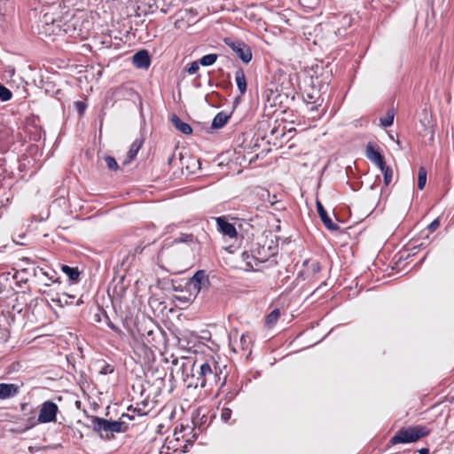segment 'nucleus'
I'll return each instance as SVG.
<instances>
[{
	"instance_id": "1",
	"label": "nucleus",
	"mask_w": 454,
	"mask_h": 454,
	"mask_svg": "<svg viewBox=\"0 0 454 454\" xmlns=\"http://www.w3.org/2000/svg\"><path fill=\"white\" fill-rule=\"evenodd\" d=\"M195 379L194 387L200 388H208L212 390L214 387H219L222 389L227 380V373H223V370L218 363L210 358L199 365V370L192 375Z\"/></svg>"
},
{
	"instance_id": "2",
	"label": "nucleus",
	"mask_w": 454,
	"mask_h": 454,
	"mask_svg": "<svg viewBox=\"0 0 454 454\" xmlns=\"http://www.w3.org/2000/svg\"><path fill=\"white\" fill-rule=\"evenodd\" d=\"M90 420L93 430L105 439H111L114 433H125L129 429L125 420H108L97 416H92Z\"/></svg>"
},
{
	"instance_id": "3",
	"label": "nucleus",
	"mask_w": 454,
	"mask_h": 454,
	"mask_svg": "<svg viewBox=\"0 0 454 454\" xmlns=\"http://www.w3.org/2000/svg\"><path fill=\"white\" fill-rule=\"evenodd\" d=\"M430 430L425 426H413L407 428H401L390 439L389 442L392 445L398 443H411L418 441L419 439L427 436Z\"/></svg>"
},
{
	"instance_id": "4",
	"label": "nucleus",
	"mask_w": 454,
	"mask_h": 454,
	"mask_svg": "<svg viewBox=\"0 0 454 454\" xmlns=\"http://www.w3.org/2000/svg\"><path fill=\"white\" fill-rule=\"evenodd\" d=\"M278 251V245L272 239H264L262 242L258 241L254 244L251 256L254 258V262L262 263L274 257Z\"/></svg>"
},
{
	"instance_id": "5",
	"label": "nucleus",
	"mask_w": 454,
	"mask_h": 454,
	"mask_svg": "<svg viewBox=\"0 0 454 454\" xmlns=\"http://www.w3.org/2000/svg\"><path fill=\"white\" fill-rule=\"evenodd\" d=\"M58 411L59 407L54 402L45 401L41 406L37 420L40 423H50L56 421Z\"/></svg>"
},
{
	"instance_id": "6",
	"label": "nucleus",
	"mask_w": 454,
	"mask_h": 454,
	"mask_svg": "<svg viewBox=\"0 0 454 454\" xmlns=\"http://www.w3.org/2000/svg\"><path fill=\"white\" fill-rule=\"evenodd\" d=\"M188 286L190 289L195 291L194 297L203 289L209 286V278L203 270H197L190 278Z\"/></svg>"
},
{
	"instance_id": "7",
	"label": "nucleus",
	"mask_w": 454,
	"mask_h": 454,
	"mask_svg": "<svg viewBox=\"0 0 454 454\" xmlns=\"http://www.w3.org/2000/svg\"><path fill=\"white\" fill-rule=\"evenodd\" d=\"M229 39H225V43L229 45L232 51L239 56V58L244 62L248 63L252 59V52L250 48L241 41L229 42Z\"/></svg>"
},
{
	"instance_id": "8",
	"label": "nucleus",
	"mask_w": 454,
	"mask_h": 454,
	"mask_svg": "<svg viewBox=\"0 0 454 454\" xmlns=\"http://www.w3.org/2000/svg\"><path fill=\"white\" fill-rule=\"evenodd\" d=\"M365 155L378 168L384 166V163H386L384 156L381 154L379 147L374 143L369 142L366 145Z\"/></svg>"
},
{
	"instance_id": "9",
	"label": "nucleus",
	"mask_w": 454,
	"mask_h": 454,
	"mask_svg": "<svg viewBox=\"0 0 454 454\" xmlns=\"http://www.w3.org/2000/svg\"><path fill=\"white\" fill-rule=\"evenodd\" d=\"M132 63L137 68L148 69L151 65V59L146 50H140L132 57Z\"/></svg>"
},
{
	"instance_id": "10",
	"label": "nucleus",
	"mask_w": 454,
	"mask_h": 454,
	"mask_svg": "<svg viewBox=\"0 0 454 454\" xmlns=\"http://www.w3.org/2000/svg\"><path fill=\"white\" fill-rule=\"evenodd\" d=\"M317 210L319 215V217L321 221L323 222L324 225L330 231H337L339 230L340 226L333 223L331 217L328 215L326 210L325 209L322 203L318 200H317Z\"/></svg>"
},
{
	"instance_id": "11",
	"label": "nucleus",
	"mask_w": 454,
	"mask_h": 454,
	"mask_svg": "<svg viewBox=\"0 0 454 454\" xmlns=\"http://www.w3.org/2000/svg\"><path fill=\"white\" fill-rule=\"evenodd\" d=\"M20 386L13 383H0V400L16 396L20 393Z\"/></svg>"
},
{
	"instance_id": "12",
	"label": "nucleus",
	"mask_w": 454,
	"mask_h": 454,
	"mask_svg": "<svg viewBox=\"0 0 454 454\" xmlns=\"http://www.w3.org/2000/svg\"><path fill=\"white\" fill-rule=\"evenodd\" d=\"M216 224L218 231L223 235L228 236L229 238L237 237L238 232L235 226L232 223L225 221L223 217L216 218Z\"/></svg>"
},
{
	"instance_id": "13",
	"label": "nucleus",
	"mask_w": 454,
	"mask_h": 454,
	"mask_svg": "<svg viewBox=\"0 0 454 454\" xmlns=\"http://www.w3.org/2000/svg\"><path fill=\"white\" fill-rule=\"evenodd\" d=\"M170 121L172 125L181 133L184 135H190L192 133V127L188 123L183 121L176 114H172Z\"/></svg>"
},
{
	"instance_id": "14",
	"label": "nucleus",
	"mask_w": 454,
	"mask_h": 454,
	"mask_svg": "<svg viewBox=\"0 0 454 454\" xmlns=\"http://www.w3.org/2000/svg\"><path fill=\"white\" fill-rule=\"evenodd\" d=\"M235 81L237 83L238 90L241 95H244L247 91V80L245 73L242 68L237 69L235 72Z\"/></svg>"
},
{
	"instance_id": "15",
	"label": "nucleus",
	"mask_w": 454,
	"mask_h": 454,
	"mask_svg": "<svg viewBox=\"0 0 454 454\" xmlns=\"http://www.w3.org/2000/svg\"><path fill=\"white\" fill-rule=\"evenodd\" d=\"M231 114H226L224 112H219L213 119L211 127L212 129H221L223 128L231 118Z\"/></svg>"
},
{
	"instance_id": "16",
	"label": "nucleus",
	"mask_w": 454,
	"mask_h": 454,
	"mask_svg": "<svg viewBox=\"0 0 454 454\" xmlns=\"http://www.w3.org/2000/svg\"><path fill=\"white\" fill-rule=\"evenodd\" d=\"M143 143H144V140L139 139V138H137L133 141V143L131 144L130 148L128 152V155H127L128 159H129L128 162L133 160L136 158L138 151L140 150L141 146L143 145ZM125 163H127V161Z\"/></svg>"
},
{
	"instance_id": "17",
	"label": "nucleus",
	"mask_w": 454,
	"mask_h": 454,
	"mask_svg": "<svg viewBox=\"0 0 454 454\" xmlns=\"http://www.w3.org/2000/svg\"><path fill=\"white\" fill-rule=\"evenodd\" d=\"M61 270L71 281H78L80 276L78 268L70 267L68 265H62Z\"/></svg>"
},
{
	"instance_id": "18",
	"label": "nucleus",
	"mask_w": 454,
	"mask_h": 454,
	"mask_svg": "<svg viewBox=\"0 0 454 454\" xmlns=\"http://www.w3.org/2000/svg\"><path fill=\"white\" fill-rule=\"evenodd\" d=\"M304 265L306 266L307 270L311 272L313 275H316L322 270L321 263L316 260L305 261Z\"/></svg>"
},
{
	"instance_id": "19",
	"label": "nucleus",
	"mask_w": 454,
	"mask_h": 454,
	"mask_svg": "<svg viewBox=\"0 0 454 454\" xmlns=\"http://www.w3.org/2000/svg\"><path fill=\"white\" fill-rule=\"evenodd\" d=\"M379 168L383 173L385 185H389L393 179V169L387 166L386 163H384V166L379 167Z\"/></svg>"
},
{
	"instance_id": "20",
	"label": "nucleus",
	"mask_w": 454,
	"mask_h": 454,
	"mask_svg": "<svg viewBox=\"0 0 454 454\" xmlns=\"http://www.w3.org/2000/svg\"><path fill=\"white\" fill-rule=\"evenodd\" d=\"M427 169L424 167H419L418 171V188L421 191L425 188L427 184Z\"/></svg>"
},
{
	"instance_id": "21",
	"label": "nucleus",
	"mask_w": 454,
	"mask_h": 454,
	"mask_svg": "<svg viewBox=\"0 0 454 454\" xmlns=\"http://www.w3.org/2000/svg\"><path fill=\"white\" fill-rule=\"evenodd\" d=\"M252 344V338L249 333H242L239 338V346L240 348L244 351L249 350Z\"/></svg>"
},
{
	"instance_id": "22",
	"label": "nucleus",
	"mask_w": 454,
	"mask_h": 454,
	"mask_svg": "<svg viewBox=\"0 0 454 454\" xmlns=\"http://www.w3.org/2000/svg\"><path fill=\"white\" fill-rule=\"evenodd\" d=\"M135 260V254H132L130 252L126 253L121 262V266L124 270H129Z\"/></svg>"
},
{
	"instance_id": "23",
	"label": "nucleus",
	"mask_w": 454,
	"mask_h": 454,
	"mask_svg": "<svg viewBox=\"0 0 454 454\" xmlns=\"http://www.w3.org/2000/svg\"><path fill=\"white\" fill-rule=\"evenodd\" d=\"M195 239L194 236L191 233H182L178 238H176L171 244L179 243H192Z\"/></svg>"
},
{
	"instance_id": "24",
	"label": "nucleus",
	"mask_w": 454,
	"mask_h": 454,
	"mask_svg": "<svg viewBox=\"0 0 454 454\" xmlns=\"http://www.w3.org/2000/svg\"><path fill=\"white\" fill-rule=\"evenodd\" d=\"M217 59V55L215 53L207 54L203 56L199 61L203 67H208L213 65Z\"/></svg>"
},
{
	"instance_id": "25",
	"label": "nucleus",
	"mask_w": 454,
	"mask_h": 454,
	"mask_svg": "<svg viewBox=\"0 0 454 454\" xmlns=\"http://www.w3.org/2000/svg\"><path fill=\"white\" fill-rule=\"evenodd\" d=\"M280 317V310L278 309H273L266 317V323L268 325H274Z\"/></svg>"
},
{
	"instance_id": "26",
	"label": "nucleus",
	"mask_w": 454,
	"mask_h": 454,
	"mask_svg": "<svg viewBox=\"0 0 454 454\" xmlns=\"http://www.w3.org/2000/svg\"><path fill=\"white\" fill-rule=\"evenodd\" d=\"M12 97V91L3 84H0V100L3 102L9 101Z\"/></svg>"
},
{
	"instance_id": "27",
	"label": "nucleus",
	"mask_w": 454,
	"mask_h": 454,
	"mask_svg": "<svg viewBox=\"0 0 454 454\" xmlns=\"http://www.w3.org/2000/svg\"><path fill=\"white\" fill-rule=\"evenodd\" d=\"M241 257L246 264L251 268L258 265V262H254V258L251 256V253L247 251L243 252Z\"/></svg>"
},
{
	"instance_id": "28",
	"label": "nucleus",
	"mask_w": 454,
	"mask_h": 454,
	"mask_svg": "<svg viewBox=\"0 0 454 454\" xmlns=\"http://www.w3.org/2000/svg\"><path fill=\"white\" fill-rule=\"evenodd\" d=\"M394 121V112L390 110L387 113V115L384 118H380L381 126L387 128L393 124Z\"/></svg>"
},
{
	"instance_id": "29",
	"label": "nucleus",
	"mask_w": 454,
	"mask_h": 454,
	"mask_svg": "<svg viewBox=\"0 0 454 454\" xmlns=\"http://www.w3.org/2000/svg\"><path fill=\"white\" fill-rule=\"evenodd\" d=\"M105 161L110 170L116 171L119 168V165L114 157L107 155L105 157Z\"/></svg>"
},
{
	"instance_id": "30",
	"label": "nucleus",
	"mask_w": 454,
	"mask_h": 454,
	"mask_svg": "<svg viewBox=\"0 0 454 454\" xmlns=\"http://www.w3.org/2000/svg\"><path fill=\"white\" fill-rule=\"evenodd\" d=\"M299 2L303 7L313 10L318 4L319 0H299Z\"/></svg>"
},
{
	"instance_id": "31",
	"label": "nucleus",
	"mask_w": 454,
	"mask_h": 454,
	"mask_svg": "<svg viewBox=\"0 0 454 454\" xmlns=\"http://www.w3.org/2000/svg\"><path fill=\"white\" fill-rule=\"evenodd\" d=\"M232 411L230 408L223 407L221 410V419L224 422H229L231 418Z\"/></svg>"
},
{
	"instance_id": "32",
	"label": "nucleus",
	"mask_w": 454,
	"mask_h": 454,
	"mask_svg": "<svg viewBox=\"0 0 454 454\" xmlns=\"http://www.w3.org/2000/svg\"><path fill=\"white\" fill-rule=\"evenodd\" d=\"M114 372V367L112 364H106V363H104L103 366L99 370V373L102 375L111 374Z\"/></svg>"
},
{
	"instance_id": "33",
	"label": "nucleus",
	"mask_w": 454,
	"mask_h": 454,
	"mask_svg": "<svg viewBox=\"0 0 454 454\" xmlns=\"http://www.w3.org/2000/svg\"><path fill=\"white\" fill-rule=\"evenodd\" d=\"M424 120H421L422 125L425 127L426 129H429L433 128V124L431 121V116L427 114V111H424Z\"/></svg>"
},
{
	"instance_id": "34",
	"label": "nucleus",
	"mask_w": 454,
	"mask_h": 454,
	"mask_svg": "<svg viewBox=\"0 0 454 454\" xmlns=\"http://www.w3.org/2000/svg\"><path fill=\"white\" fill-rule=\"evenodd\" d=\"M199 64H200V61H199V62H198V61H192V62L189 65V67H187L185 68V69H186V72H187L188 74H195V73L199 70V68H200Z\"/></svg>"
},
{
	"instance_id": "35",
	"label": "nucleus",
	"mask_w": 454,
	"mask_h": 454,
	"mask_svg": "<svg viewBox=\"0 0 454 454\" xmlns=\"http://www.w3.org/2000/svg\"><path fill=\"white\" fill-rule=\"evenodd\" d=\"M439 226H440V220H439V218H436L427 226V230L430 232H434L439 228Z\"/></svg>"
},
{
	"instance_id": "36",
	"label": "nucleus",
	"mask_w": 454,
	"mask_h": 454,
	"mask_svg": "<svg viewBox=\"0 0 454 454\" xmlns=\"http://www.w3.org/2000/svg\"><path fill=\"white\" fill-rule=\"evenodd\" d=\"M75 107L80 115L83 114L85 109H86V104L82 101H76L75 102Z\"/></svg>"
},
{
	"instance_id": "37",
	"label": "nucleus",
	"mask_w": 454,
	"mask_h": 454,
	"mask_svg": "<svg viewBox=\"0 0 454 454\" xmlns=\"http://www.w3.org/2000/svg\"><path fill=\"white\" fill-rule=\"evenodd\" d=\"M7 2L6 0H0V15H4L7 11L6 8Z\"/></svg>"
},
{
	"instance_id": "38",
	"label": "nucleus",
	"mask_w": 454,
	"mask_h": 454,
	"mask_svg": "<svg viewBox=\"0 0 454 454\" xmlns=\"http://www.w3.org/2000/svg\"><path fill=\"white\" fill-rule=\"evenodd\" d=\"M194 294L192 295V294H190L188 297L186 296H178L177 299L181 301H184V302H189L191 301H192L194 299Z\"/></svg>"
},
{
	"instance_id": "39",
	"label": "nucleus",
	"mask_w": 454,
	"mask_h": 454,
	"mask_svg": "<svg viewBox=\"0 0 454 454\" xmlns=\"http://www.w3.org/2000/svg\"><path fill=\"white\" fill-rule=\"evenodd\" d=\"M237 393L234 392V391H230L228 392L226 395H225V399L228 401V402H231V400L234 399V397L236 396Z\"/></svg>"
},
{
	"instance_id": "40",
	"label": "nucleus",
	"mask_w": 454,
	"mask_h": 454,
	"mask_svg": "<svg viewBox=\"0 0 454 454\" xmlns=\"http://www.w3.org/2000/svg\"><path fill=\"white\" fill-rule=\"evenodd\" d=\"M128 411H132L133 414H137L138 416L143 415L140 409L133 408L132 405L129 406Z\"/></svg>"
},
{
	"instance_id": "41",
	"label": "nucleus",
	"mask_w": 454,
	"mask_h": 454,
	"mask_svg": "<svg viewBox=\"0 0 454 454\" xmlns=\"http://www.w3.org/2000/svg\"><path fill=\"white\" fill-rule=\"evenodd\" d=\"M134 414H129V413H122L120 417L119 420H124V419H128L129 420L134 419Z\"/></svg>"
},
{
	"instance_id": "42",
	"label": "nucleus",
	"mask_w": 454,
	"mask_h": 454,
	"mask_svg": "<svg viewBox=\"0 0 454 454\" xmlns=\"http://www.w3.org/2000/svg\"><path fill=\"white\" fill-rule=\"evenodd\" d=\"M146 246H144V247H141V246H137L135 249H134V253L132 254H142L143 251L145 249Z\"/></svg>"
},
{
	"instance_id": "43",
	"label": "nucleus",
	"mask_w": 454,
	"mask_h": 454,
	"mask_svg": "<svg viewBox=\"0 0 454 454\" xmlns=\"http://www.w3.org/2000/svg\"><path fill=\"white\" fill-rule=\"evenodd\" d=\"M108 326L114 332L116 333H121V329L119 327H117L114 324H113L112 322H109L108 323Z\"/></svg>"
},
{
	"instance_id": "44",
	"label": "nucleus",
	"mask_w": 454,
	"mask_h": 454,
	"mask_svg": "<svg viewBox=\"0 0 454 454\" xmlns=\"http://www.w3.org/2000/svg\"><path fill=\"white\" fill-rule=\"evenodd\" d=\"M242 96H243V95H241V94H240L239 96H238V97H236V98H234V101H233V108H235V107L239 104V102H240V100H241V97H242Z\"/></svg>"
},
{
	"instance_id": "45",
	"label": "nucleus",
	"mask_w": 454,
	"mask_h": 454,
	"mask_svg": "<svg viewBox=\"0 0 454 454\" xmlns=\"http://www.w3.org/2000/svg\"><path fill=\"white\" fill-rule=\"evenodd\" d=\"M428 453H429V450L427 448H422L419 450V454H428Z\"/></svg>"
},
{
	"instance_id": "46",
	"label": "nucleus",
	"mask_w": 454,
	"mask_h": 454,
	"mask_svg": "<svg viewBox=\"0 0 454 454\" xmlns=\"http://www.w3.org/2000/svg\"><path fill=\"white\" fill-rule=\"evenodd\" d=\"M396 144L400 149H403V147L399 140L396 141Z\"/></svg>"
},
{
	"instance_id": "47",
	"label": "nucleus",
	"mask_w": 454,
	"mask_h": 454,
	"mask_svg": "<svg viewBox=\"0 0 454 454\" xmlns=\"http://www.w3.org/2000/svg\"><path fill=\"white\" fill-rule=\"evenodd\" d=\"M173 158H174V155L168 158V164H171Z\"/></svg>"
},
{
	"instance_id": "48",
	"label": "nucleus",
	"mask_w": 454,
	"mask_h": 454,
	"mask_svg": "<svg viewBox=\"0 0 454 454\" xmlns=\"http://www.w3.org/2000/svg\"><path fill=\"white\" fill-rule=\"evenodd\" d=\"M153 333V332L152 330H149V331L147 332L148 336L152 335Z\"/></svg>"
},
{
	"instance_id": "49",
	"label": "nucleus",
	"mask_w": 454,
	"mask_h": 454,
	"mask_svg": "<svg viewBox=\"0 0 454 454\" xmlns=\"http://www.w3.org/2000/svg\"><path fill=\"white\" fill-rule=\"evenodd\" d=\"M52 282H58L59 284L60 283V280H59V278H57L56 280H52Z\"/></svg>"
},
{
	"instance_id": "50",
	"label": "nucleus",
	"mask_w": 454,
	"mask_h": 454,
	"mask_svg": "<svg viewBox=\"0 0 454 454\" xmlns=\"http://www.w3.org/2000/svg\"><path fill=\"white\" fill-rule=\"evenodd\" d=\"M192 422H193V424H194L195 426H197V421H196V419H193Z\"/></svg>"
},
{
	"instance_id": "51",
	"label": "nucleus",
	"mask_w": 454,
	"mask_h": 454,
	"mask_svg": "<svg viewBox=\"0 0 454 454\" xmlns=\"http://www.w3.org/2000/svg\"><path fill=\"white\" fill-rule=\"evenodd\" d=\"M164 252V247H162V249L160 250V254H162Z\"/></svg>"
}]
</instances>
